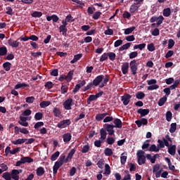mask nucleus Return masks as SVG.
<instances>
[{"instance_id": "f257e3e1", "label": "nucleus", "mask_w": 180, "mask_h": 180, "mask_svg": "<svg viewBox=\"0 0 180 180\" xmlns=\"http://www.w3.org/2000/svg\"><path fill=\"white\" fill-rule=\"evenodd\" d=\"M164 20V17L162 15H159V17L156 15L152 16L149 21L150 22V23H154L158 21V22H156V27H159L162 24Z\"/></svg>"}, {"instance_id": "f03ea898", "label": "nucleus", "mask_w": 180, "mask_h": 180, "mask_svg": "<svg viewBox=\"0 0 180 180\" xmlns=\"http://www.w3.org/2000/svg\"><path fill=\"white\" fill-rule=\"evenodd\" d=\"M130 70L133 75H136L137 74L138 65L136 59L130 62Z\"/></svg>"}, {"instance_id": "7ed1b4c3", "label": "nucleus", "mask_w": 180, "mask_h": 180, "mask_svg": "<svg viewBox=\"0 0 180 180\" xmlns=\"http://www.w3.org/2000/svg\"><path fill=\"white\" fill-rule=\"evenodd\" d=\"M70 124L71 121L70 120H64L57 124V127L59 129H64L66 128L68 126H70Z\"/></svg>"}, {"instance_id": "20e7f679", "label": "nucleus", "mask_w": 180, "mask_h": 180, "mask_svg": "<svg viewBox=\"0 0 180 180\" xmlns=\"http://www.w3.org/2000/svg\"><path fill=\"white\" fill-rule=\"evenodd\" d=\"M104 129H105L106 131L108 132V134L110 136H112L115 134V130H114V125L113 124H105L104 126Z\"/></svg>"}, {"instance_id": "39448f33", "label": "nucleus", "mask_w": 180, "mask_h": 180, "mask_svg": "<svg viewBox=\"0 0 180 180\" xmlns=\"http://www.w3.org/2000/svg\"><path fill=\"white\" fill-rule=\"evenodd\" d=\"M132 96H130V94H124V96H122L121 101L123 102V104L127 106L131 99Z\"/></svg>"}, {"instance_id": "423d86ee", "label": "nucleus", "mask_w": 180, "mask_h": 180, "mask_svg": "<svg viewBox=\"0 0 180 180\" xmlns=\"http://www.w3.org/2000/svg\"><path fill=\"white\" fill-rule=\"evenodd\" d=\"M104 76L103 75H100L99 76H97L94 80H93V85L95 86H98L103 80Z\"/></svg>"}, {"instance_id": "0eeeda50", "label": "nucleus", "mask_w": 180, "mask_h": 180, "mask_svg": "<svg viewBox=\"0 0 180 180\" xmlns=\"http://www.w3.org/2000/svg\"><path fill=\"white\" fill-rule=\"evenodd\" d=\"M137 113L141 115V117H143L150 113V110L148 108H139Z\"/></svg>"}, {"instance_id": "6e6552de", "label": "nucleus", "mask_w": 180, "mask_h": 180, "mask_svg": "<svg viewBox=\"0 0 180 180\" xmlns=\"http://www.w3.org/2000/svg\"><path fill=\"white\" fill-rule=\"evenodd\" d=\"M72 98H68L65 103H63V106L65 110H71V106H72Z\"/></svg>"}, {"instance_id": "1a4fd4ad", "label": "nucleus", "mask_w": 180, "mask_h": 180, "mask_svg": "<svg viewBox=\"0 0 180 180\" xmlns=\"http://www.w3.org/2000/svg\"><path fill=\"white\" fill-rule=\"evenodd\" d=\"M8 44L12 48H18L19 46L20 42L18 40H14V39L10 38L8 40Z\"/></svg>"}, {"instance_id": "9d476101", "label": "nucleus", "mask_w": 180, "mask_h": 180, "mask_svg": "<svg viewBox=\"0 0 180 180\" xmlns=\"http://www.w3.org/2000/svg\"><path fill=\"white\" fill-rule=\"evenodd\" d=\"M137 124L138 127H141L142 125L146 126L148 124L147 118H141L140 120H137L135 122Z\"/></svg>"}, {"instance_id": "9b49d317", "label": "nucleus", "mask_w": 180, "mask_h": 180, "mask_svg": "<svg viewBox=\"0 0 180 180\" xmlns=\"http://www.w3.org/2000/svg\"><path fill=\"white\" fill-rule=\"evenodd\" d=\"M11 179H13V180H19V174L18 169H13L11 172Z\"/></svg>"}, {"instance_id": "f8f14e48", "label": "nucleus", "mask_w": 180, "mask_h": 180, "mask_svg": "<svg viewBox=\"0 0 180 180\" xmlns=\"http://www.w3.org/2000/svg\"><path fill=\"white\" fill-rule=\"evenodd\" d=\"M129 68V65L128 62L124 63V64L122 65V71L124 75L128 73Z\"/></svg>"}, {"instance_id": "ddd939ff", "label": "nucleus", "mask_w": 180, "mask_h": 180, "mask_svg": "<svg viewBox=\"0 0 180 180\" xmlns=\"http://www.w3.org/2000/svg\"><path fill=\"white\" fill-rule=\"evenodd\" d=\"M114 127L115 128H118V129H122V121L120 120V118H115V120H114Z\"/></svg>"}, {"instance_id": "4468645a", "label": "nucleus", "mask_w": 180, "mask_h": 180, "mask_svg": "<svg viewBox=\"0 0 180 180\" xmlns=\"http://www.w3.org/2000/svg\"><path fill=\"white\" fill-rule=\"evenodd\" d=\"M63 141L65 143H68L70 141V140L72 139V135L70 133H67L63 136Z\"/></svg>"}, {"instance_id": "2eb2a0df", "label": "nucleus", "mask_w": 180, "mask_h": 180, "mask_svg": "<svg viewBox=\"0 0 180 180\" xmlns=\"http://www.w3.org/2000/svg\"><path fill=\"white\" fill-rule=\"evenodd\" d=\"M61 163H59L58 161L55 163L53 170V175L56 176L57 174L58 169L62 166Z\"/></svg>"}, {"instance_id": "dca6fc26", "label": "nucleus", "mask_w": 180, "mask_h": 180, "mask_svg": "<svg viewBox=\"0 0 180 180\" xmlns=\"http://www.w3.org/2000/svg\"><path fill=\"white\" fill-rule=\"evenodd\" d=\"M82 57V53H78L74 56V58L70 61L71 64H74L79 60Z\"/></svg>"}, {"instance_id": "f3484780", "label": "nucleus", "mask_w": 180, "mask_h": 180, "mask_svg": "<svg viewBox=\"0 0 180 180\" xmlns=\"http://www.w3.org/2000/svg\"><path fill=\"white\" fill-rule=\"evenodd\" d=\"M139 6H138L136 4H133L130 8H129V11L131 14L135 13L136 12H137L139 11Z\"/></svg>"}, {"instance_id": "a211bd4d", "label": "nucleus", "mask_w": 180, "mask_h": 180, "mask_svg": "<svg viewBox=\"0 0 180 180\" xmlns=\"http://www.w3.org/2000/svg\"><path fill=\"white\" fill-rule=\"evenodd\" d=\"M100 134H101V138L99 139L103 140V141H105L106 137H107V132L105 131V129H101L100 131Z\"/></svg>"}, {"instance_id": "6ab92c4d", "label": "nucleus", "mask_w": 180, "mask_h": 180, "mask_svg": "<svg viewBox=\"0 0 180 180\" xmlns=\"http://www.w3.org/2000/svg\"><path fill=\"white\" fill-rule=\"evenodd\" d=\"M131 42H127L123 46H120L119 49V51H123L124 50H127L129 49V47L131 46Z\"/></svg>"}, {"instance_id": "aec40b11", "label": "nucleus", "mask_w": 180, "mask_h": 180, "mask_svg": "<svg viewBox=\"0 0 180 180\" xmlns=\"http://www.w3.org/2000/svg\"><path fill=\"white\" fill-rule=\"evenodd\" d=\"M108 112H103V114H97L96 117V120L98 122L103 120L104 119L105 117H106L107 115H108Z\"/></svg>"}, {"instance_id": "412c9836", "label": "nucleus", "mask_w": 180, "mask_h": 180, "mask_svg": "<svg viewBox=\"0 0 180 180\" xmlns=\"http://www.w3.org/2000/svg\"><path fill=\"white\" fill-rule=\"evenodd\" d=\"M73 75H74V70H70L67 76H65V79L67 80L68 82H70L72 79Z\"/></svg>"}, {"instance_id": "4be33fe9", "label": "nucleus", "mask_w": 180, "mask_h": 180, "mask_svg": "<svg viewBox=\"0 0 180 180\" xmlns=\"http://www.w3.org/2000/svg\"><path fill=\"white\" fill-rule=\"evenodd\" d=\"M27 139H19L16 141H12L11 143L13 144V145H20V144H22L24 143L25 141H27Z\"/></svg>"}, {"instance_id": "5701e85b", "label": "nucleus", "mask_w": 180, "mask_h": 180, "mask_svg": "<svg viewBox=\"0 0 180 180\" xmlns=\"http://www.w3.org/2000/svg\"><path fill=\"white\" fill-rule=\"evenodd\" d=\"M68 90V84H67V83H62L61 94H67Z\"/></svg>"}, {"instance_id": "b1692460", "label": "nucleus", "mask_w": 180, "mask_h": 180, "mask_svg": "<svg viewBox=\"0 0 180 180\" xmlns=\"http://www.w3.org/2000/svg\"><path fill=\"white\" fill-rule=\"evenodd\" d=\"M176 146L175 145H173L169 148V150L167 152H169V154L172 155H176Z\"/></svg>"}, {"instance_id": "393cba45", "label": "nucleus", "mask_w": 180, "mask_h": 180, "mask_svg": "<svg viewBox=\"0 0 180 180\" xmlns=\"http://www.w3.org/2000/svg\"><path fill=\"white\" fill-rule=\"evenodd\" d=\"M167 101V97H166V96H164L163 97H162V98L159 99V101H158V105L159 106H163L165 103Z\"/></svg>"}, {"instance_id": "a878e982", "label": "nucleus", "mask_w": 180, "mask_h": 180, "mask_svg": "<svg viewBox=\"0 0 180 180\" xmlns=\"http://www.w3.org/2000/svg\"><path fill=\"white\" fill-rule=\"evenodd\" d=\"M22 164H25V163H31V162H33L34 160L33 159H32L30 157H24L20 159Z\"/></svg>"}, {"instance_id": "bb28decb", "label": "nucleus", "mask_w": 180, "mask_h": 180, "mask_svg": "<svg viewBox=\"0 0 180 180\" xmlns=\"http://www.w3.org/2000/svg\"><path fill=\"white\" fill-rule=\"evenodd\" d=\"M8 50L6 46L0 47V56H4L7 54Z\"/></svg>"}, {"instance_id": "cd10ccee", "label": "nucleus", "mask_w": 180, "mask_h": 180, "mask_svg": "<svg viewBox=\"0 0 180 180\" xmlns=\"http://www.w3.org/2000/svg\"><path fill=\"white\" fill-rule=\"evenodd\" d=\"M146 46V43H142V44H136L134 45V50H136V49H139L141 51H142L143 49H145Z\"/></svg>"}, {"instance_id": "c85d7f7f", "label": "nucleus", "mask_w": 180, "mask_h": 180, "mask_svg": "<svg viewBox=\"0 0 180 180\" xmlns=\"http://www.w3.org/2000/svg\"><path fill=\"white\" fill-rule=\"evenodd\" d=\"M53 115L56 117H60L61 116V111L57 107H55L53 110Z\"/></svg>"}, {"instance_id": "c756f323", "label": "nucleus", "mask_w": 180, "mask_h": 180, "mask_svg": "<svg viewBox=\"0 0 180 180\" xmlns=\"http://www.w3.org/2000/svg\"><path fill=\"white\" fill-rule=\"evenodd\" d=\"M3 68L5 69V70L6 72H8L11 70V63L10 62H8V61L4 63H3Z\"/></svg>"}, {"instance_id": "7c9ffc66", "label": "nucleus", "mask_w": 180, "mask_h": 180, "mask_svg": "<svg viewBox=\"0 0 180 180\" xmlns=\"http://www.w3.org/2000/svg\"><path fill=\"white\" fill-rule=\"evenodd\" d=\"M171 15V8H166L163 9V16L168 18Z\"/></svg>"}, {"instance_id": "2f4dec72", "label": "nucleus", "mask_w": 180, "mask_h": 180, "mask_svg": "<svg viewBox=\"0 0 180 180\" xmlns=\"http://www.w3.org/2000/svg\"><path fill=\"white\" fill-rule=\"evenodd\" d=\"M135 30H136V27H135V26H133V27H128V28L125 29V30H124V34H125L126 35L130 34L132 33Z\"/></svg>"}, {"instance_id": "473e14b6", "label": "nucleus", "mask_w": 180, "mask_h": 180, "mask_svg": "<svg viewBox=\"0 0 180 180\" xmlns=\"http://www.w3.org/2000/svg\"><path fill=\"white\" fill-rule=\"evenodd\" d=\"M44 173H45V170H44V169L43 167H40L37 168V175L38 176H43L44 174Z\"/></svg>"}, {"instance_id": "72a5a7b5", "label": "nucleus", "mask_w": 180, "mask_h": 180, "mask_svg": "<svg viewBox=\"0 0 180 180\" xmlns=\"http://www.w3.org/2000/svg\"><path fill=\"white\" fill-rule=\"evenodd\" d=\"M145 96H146V94L143 91H138V93H136V97L139 100L143 99L145 98Z\"/></svg>"}, {"instance_id": "f704fd0d", "label": "nucleus", "mask_w": 180, "mask_h": 180, "mask_svg": "<svg viewBox=\"0 0 180 180\" xmlns=\"http://www.w3.org/2000/svg\"><path fill=\"white\" fill-rule=\"evenodd\" d=\"M31 16L32 18H41L42 16V13L41 11H34L33 13H32Z\"/></svg>"}, {"instance_id": "c9c22d12", "label": "nucleus", "mask_w": 180, "mask_h": 180, "mask_svg": "<svg viewBox=\"0 0 180 180\" xmlns=\"http://www.w3.org/2000/svg\"><path fill=\"white\" fill-rule=\"evenodd\" d=\"M96 100H97V98H96L95 94H91V95L89 96V97L87 98V103H88L89 105H90V104H91V102L94 101H96Z\"/></svg>"}, {"instance_id": "e433bc0d", "label": "nucleus", "mask_w": 180, "mask_h": 180, "mask_svg": "<svg viewBox=\"0 0 180 180\" xmlns=\"http://www.w3.org/2000/svg\"><path fill=\"white\" fill-rule=\"evenodd\" d=\"M146 162V156L138 158V163L139 165H142L145 164Z\"/></svg>"}, {"instance_id": "4c0bfd02", "label": "nucleus", "mask_w": 180, "mask_h": 180, "mask_svg": "<svg viewBox=\"0 0 180 180\" xmlns=\"http://www.w3.org/2000/svg\"><path fill=\"white\" fill-rule=\"evenodd\" d=\"M51 105V101H41L39 105L41 108H45Z\"/></svg>"}, {"instance_id": "58836bf2", "label": "nucleus", "mask_w": 180, "mask_h": 180, "mask_svg": "<svg viewBox=\"0 0 180 180\" xmlns=\"http://www.w3.org/2000/svg\"><path fill=\"white\" fill-rule=\"evenodd\" d=\"M59 30H60V32L63 33V36H66L67 35V32H68L67 27L60 26L59 27Z\"/></svg>"}, {"instance_id": "ea45409f", "label": "nucleus", "mask_w": 180, "mask_h": 180, "mask_svg": "<svg viewBox=\"0 0 180 180\" xmlns=\"http://www.w3.org/2000/svg\"><path fill=\"white\" fill-rule=\"evenodd\" d=\"M160 88V86L158 84H150L148 87V91H153V90H157Z\"/></svg>"}, {"instance_id": "a19ab883", "label": "nucleus", "mask_w": 180, "mask_h": 180, "mask_svg": "<svg viewBox=\"0 0 180 180\" xmlns=\"http://www.w3.org/2000/svg\"><path fill=\"white\" fill-rule=\"evenodd\" d=\"M2 178H4L5 180H11V173L9 172H5L3 174Z\"/></svg>"}, {"instance_id": "79ce46f5", "label": "nucleus", "mask_w": 180, "mask_h": 180, "mask_svg": "<svg viewBox=\"0 0 180 180\" xmlns=\"http://www.w3.org/2000/svg\"><path fill=\"white\" fill-rule=\"evenodd\" d=\"M179 82H180L179 80L174 81V83H173V84H172V86H170V87H169V89H170V91L176 89V88L178 87Z\"/></svg>"}, {"instance_id": "37998d69", "label": "nucleus", "mask_w": 180, "mask_h": 180, "mask_svg": "<svg viewBox=\"0 0 180 180\" xmlns=\"http://www.w3.org/2000/svg\"><path fill=\"white\" fill-rule=\"evenodd\" d=\"M176 123H172V124H170V129H169V131L173 134L176 131Z\"/></svg>"}, {"instance_id": "c03bdc74", "label": "nucleus", "mask_w": 180, "mask_h": 180, "mask_svg": "<svg viewBox=\"0 0 180 180\" xmlns=\"http://www.w3.org/2000/svg\"><path fill=\"white\" fill-rule=\"evenodd\" d=\"M149 151L150 152H159L160 151V148L156 147L155 144L150 146V148H149Z\"/></svg>"}, {"instance_id": "a18cd8bd", "label": "nucleus", "mask_w": 180, "mask_h": 180, "mask_svg": "<svg viewBox=\"0 0 180 180\" xmlns=\"http://www.w3.org/2000/svg\"><path fill=\"white\" fill-rule=\"evenodd\" d=\"M108 56L109 57V59L111 61H114L115 60V58H116V53H114V52H109V53H108Z\"/></svg>"}, {"instance_id": "49530a36", "label": "nucleus", "mask_w": 180, "mask_h": 180, "mask_svg": "<svg viewBox=\"0 0 180 180\" xmlns=\"http://www.w3.org/2000/svg\"><path fill=\"white\" fill-rule=\"evenodd\" d=\"M111 173L110 167L109 165L106 164L105 165V172L103 174L110 175Z\"/></svg>"}, {"instance_id": "de8ad7c7", "label": "nucleus", "mask_w": 180, "mask_h": 180, "mask_svg": "<svg viewBox=\"0 0 180 180\" xmlns=\"http://www.w3.org/2000/svg\"><path fill=\"white\" fill-rule=\"evenodd\" d=\"M43 118V114L42 112H36L35 115H34V119L37 121H39L41 120H42Z\"/></svg>"}, {"instance_id": "09e8293b", "label": "nucleus", "mask_w": 180, "mask_h": 180, "mask_svg": "<svg viewBox=\"0 0 180 180\" xmlns=\"http://www.w3.org/2000/svg\"><path fill=\"white\" fill-rule=\"evenodd\" d=\"M105 142V141H103L101 139L99 140H96L94 142V146L97 148H101V144Z\"/></svg>"}, {"instance_id": "8fccbe9b", "label": "nucleus", "mask_w": 180, "mask_h": 180, "mask_svg": "<svg viewBox=\"0 0 180 180\" xmlns=\"http://www.w3.org/2000/svg\"><path fill=\"white\" fill-rule=\"evenodd\" d=\"M107 29L105 31V35H109V36H111V35H113V30L112 29H110L109 26L107 27Z\"/></svg>"}, {"instance_id": "3c124183", "label": "nucleus", "mask_w": 180, "mask_h": 180, "mask_svg": "<svg viewBox=\"0 0 180 180\" xmlns=\"http://www.w3.org/2000/svg\"><path fill=\"white\" fill-rule=\"evenodd\" d=\"M104 153L106 156H111L113 154L112 149L107 148L105 149Z\"/></svg>"}, {"instance_id": "603ef678", "label": "nucleus", "mask_w": 180, "mask_h": 180, "mask_svg": "<svg viewBox=\"0 0 180 180\" xmlns=\"http://www.w3.org/2000/svg\"><path fill=\"white\" fill-rule=\"evenodd\" d=\"M59 155H60V152H59V151H57V152H56L55 153H53V154L51 155V160L52 161H56V160L58 159V158L59 157Z\"/></svg>"}, {"instance_id": "864d4df0", "label": "nucleus", "mask_w": 180, "mask_h": 180, "mask_svg": "<svg viewBox=\"0 0 180 180\" xmlns=\"http://www.w3.org/2000/svg\"><path fill=\"white\" fill-rule=\"evenodd\" d=\"M54 84L52 82H46L44 84V86L49 90L51 89L53 87Z\"/></svg>"}, {"instance_id": "5fc2aeb1", "label": "nucleus", "mask_w": 180, "mask_h": 180, "mask_svg": "<svg viewBox=\"0 0 180 180\" xmlns=\"http://www.w3.org/2000/svg\"><path fill=\"white\" fill-rule=\"evenodd\" d=\"M28 85L26 83H18L14 87L15 89H19L22 87H27Z\"/></svg>"}, {"instance_id": "6e6d98bb", "label": "nucleus", "mask_w": 180, "mask_h": 180, "mask_svg": "<svg viewBox=\"0 0 180 180\" xmlns=\"http://www.w3.org/2000/svg\"><path fill=\"white\" fill-rule=\"evenodd\" d=\"M172 119V112H171V111H167V112H166V120L167 122H170Z\"/></svg>"}, {"instance_id": "4d7b16f0", "label": "nucleus", "mask_w": 180, "mask_h": 180, "mask_svg": "<svg viewBox=\"0 0 180 180\" xmlns=\"http://www.w3.org/2000/svg\"><path fill=\"white\" fill-rule=\"evenodd\" d=\"M93 86H94V85L93 84L92 82L89 83V84H87V86H86L85 87H83L82 91L84 92H85L88 90H90L93 87Z\"/></svg>"}, {"instance_id": "13d9d810", "label": "nucleus", "mask_w": 180, "mask_h": 180, "mask_svg": "<svg viewBox=\"0 0 180 180\" xmlns=\"http://www.w3.org/2000/svg\"><path fill=\"white\" fill-rule=\"evenodd\" d=\"M175 45V41L172 39H169V45L167 46L168 49H172Z\"/></svg>"}, {"instance_id": "bf43d9fd", "label": "nucleus", "mask_w": 180, "mask_h": 180, "mask_svg": "<svg viewBox=\"0 0 180 180\" xmlns=\"http://www.w3.org/2000/svg\"><path fill=\"white\" fill-rule=\"evenodd\" d=\"M108 59V53H104L101 56V58H100V61H101V62H103V61L107 60Z\"/></svg>"}, {"instance_id": "052dcab7", "label": "nucleus", "mask_w": 180, "mask_h": 180, "mask_svg": "<svg viewBox=\"0 0 180 180\" xmlns=\"http://www.w3.org/2000/svg\"><path fill=\"white\" fill-rule=\"evenodd\" d=\"M101 15H102V13H101V11H96V12H95V13L94 14L93 18H94V20H98Z\"/></svg>"}, {"instance_id": "680f3d73", "label": "nucleus", "mask_w": 180, "mask_h": 180, "mask_svg": "<svg viewBox=\"0 0 180 180\" xmlns=\"http://www.w3.org/2000/svg\"><path fill=\"white\" fill-rule=\"evenodd\" d=\"M148 160H150V163L152 164H155V158H152L151 155L150 154H148L146 155V157Z\"/></svg>"}, {"instance_id": "e2e57ef3", "label": "nucleus", "mask_w": 180, "mask_h": 180, "mask_svg": "<svg viewBox=\"0 0 180 180\" xmlns=\"http://www.w3.org/2000/svg\"><path fill=\"white\" fill-rule=\"evenodd\" d=\"M131 13H129L127 11H124V13H123V18L129 20L131 18Z\"/></svg>"}, {"instance_id": "0e129e2a", "label": "nucleus", "mask_w": 180, "mask_h": 180, "mask_svg": "<svg viewBox=\"0 0 180 180\" xmlns=\"http://www.w3.org/2000/svg\"><path fill=\"white\" fill-rule=\"evenodd\" d=\"M148 50L150 52L155 51V47L153 43H150L148 45Z\"/></svg>"}, {"instance_id": "69168bd1", "label": "nucleus", "mask_w": 180, "mask_h": 180, "mask_svg": "<svg viewBox=\"0 0 180 180\" xmlns=\"http://www.w3.org/2000/svg\"><path fill=\"white\" fill-rule=\"evenodd\" d=\"M104 164L105 161L103 159H101L98 162L97 165L100 169H103Z\"/></svg>"}, {"instance_id": "338daca9", "label": "nucleus", "mask_w": 180, "mask_h": 180, "mask_svg": "<svg viewBox=\"0 0 180 180\" xmlns=\"http://www.w3.org/2000/svg\"><path fill=\"white\" fill-rule=\"evenodd\" d=\"M89 149H90V147H89V144L86 145L83 147V148L82 150V153H86L89 151Z\"/></svg>"}, {"instance_id": "774afa93", "label": "nucleus", "mask_w": 180, "mask_h": 180, "mask_svg": "<svg viewBox=\"0 0 180 180\" xmlns=\"http://www.w3.org/2000/svg\"><path fill=\"white\" fill-rule=\"evenodd\" d=\"M150 146V141L147 140L144 142L143 145L142 146V148L143 150L148 148V147Z\"/></svg>"}]
</instances>
